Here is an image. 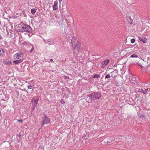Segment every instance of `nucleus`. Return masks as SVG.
<instances>
[{
  "label": "nucleus",
  "instance_id": "nucleus-31",
  "mask_svg": "<svg viewBox=\"0 0 150 150\" xmlns=\"http://www.w3.org/2000/svg\"><path fill=\"white\" fill-rule=\"evenodd\" d=\"M17 121L18 122H23V120H21V119H20V120H17Z\"/></svg>",
  "mask_w": 150,
  "mask_h": 150
},
{
  "label": "nucleus",
  "instance_id": "nucleus-27",
  "mask_svg": "<svg viewBox=\"0 0 150 150\" xmlns=\"http://www.w3.org/2000/svg\"><path fill=\"white\" fill-rule=\"evenodd\" d=\"M60 102L64 104L65 103V102L63 99L61 100Z\"/></svg>",
  "mask_w": 150,
  "mask_h": 150
},
{
  "label": "nucleus",
  "instance_id": "nucleus-29",
  "mask_svg": "<svg viewBox=\"0 0 150 150\" xmlns=\"http://www.w3.org/2000/svg\"><path fill=\"white\" fill-rule=\"evenodd\" d=\"M147 114L148 117H149V118H150V112H149Z\"/></svg>",
  "mask_w": 150,
  "mask_h": 150
},
{
  "label": "nucleus",
  "instance_id": "nucleus-35",
  "mask_svg": "<svg viewBox=\"0 0 150 150\" xmlns=\"http://www.w3.org/2000/svg\"><path fill=\"white\" fill-rule=\"evenodd\" d=\"M59 1L60 2H61L62 1V0H59Z\"/></svg>",
  "mask_w": 150,
  "mask_h": 150
},
{
  "label": "nucleus",
  "instance_id": "nucleus-18",
  "mask_svg": "<svg viewBox=\"0 0 150 150\" xmlns=\"http://www.w3.org/2000/svg\"><path fill=\"white\" fill-rule=\"evenodd\" d=\"M92 77L93 78H99L100 77V76L98 74H96L94 76H93Z\"/></svg>",
  "mask_w": 150,
  "mask_h": 150
},
{
  "label": "nucleus",
  "instance_id": "nucleus-6",
  "mask_svg": "<svg viewBox=\"0 0 150 150\" xmlns=\"http://www.w3.org/2000/svg\"><path fill=\"white\" fill-rule=\"evenodd\" d=\"M39 99L38 98H33L31 100L33 106H36Z\"/></svg>",
  "mask_w": 150,
  "mask_h": 150
},
{
  "label": "nucleus",
  "instance_id": "nucleus-24",
  "mask_svg": "<svg viewBox=\"0 0 150 150\" xmlns=\"http://www.w3.org/2000/svg\"><path fill=\"white\" fill-rule=\"evenodd\" d=\"M11 64V62L10 61H8L6 63V64H9V65Z\"/></svg>",
  "mask_w": 150,
  "mask_h": 150
},
{
  "label": "nucleus",
  "instance_id": "nucleus-30",
  "mask_svg": "<svg viewBox=\"0 0 150 150\" xmlns=\"http://www.w3.org/2000/svg\"><path fill=\"white\" fill-rule=\"evenodd\" d=\"M107 144H112V143H110L112 142H110V141H107Z\"/></svg>",
  "mask_w": 150,
  "mask_h": 150
},
{
  "label": "nucleus",
  "instance_id": "nucleus-17",
  "mask_svg": "<svg viewBox=\"0 0 150 150\" xmlns=\"http://www.w3.org/2000/svg\"><path fill=\"white\" fill-rule=\"evenodd\" d=\"M37 10L35 8H33L31 10V13L33 14H34L36 12Z\"/></svg>",
  "mask_w": 150,
  "mask_h": 150
},
{
  "label": "nucleus",
  "instance_id": "nucleus-20",
  "mask_svg": "<svg viewBox=\"0 0 150 150\" xmlns=\"http://www.w3.org/2000/svg\"><path fill=\"white\" fill-rule=\"evenodd\" d=\"M111 77V76L109 74H106L105 76V79H108L110 78Z\"/></svg>",
  "mask_w": 150,
  "mask_h": 150
},
{
  "label": "nucleus",
  "instance_id": "nucleus-5",
  "mask_svg": "<svg viewBox=\"0 0 150 150\" xmlns=\"http://www.w3.org/2000/svg\"><path fill=\"white\" fill-rule=\"evenodd\" d=\"M23 55V54L21 52H18L16 54H15L13 56V58L14 59H19Z\"/></svg>",
  "mask_w": 150,
  "mask_h": 150
},
{
  "label": "nucleus",
  "instance_id": "nucleus-34",
  "mask_svg": "<svg viewBox=\"0 0 150 150\" xmlns=\"http://www.w3.org/2000/svg\"><path fill=\"white\" fill-rule=\"evenodd\" d=\"M53 61V59H50V61L52 62Z\"/></svg>",
  "mask_w": 150,
  "mask_h": 150
},
{
  "label": "nucleus",
  "instance_id": "nucleus-25",
  "mask_svg": "<svg viewBox=\"0 0 150 150\" xmlns=\"http://www.w3.org/2000/svg\"><path fill=\"white\" fill-rule=\"evenodd\" d=\"M31 46H32V47L30 51V53H31L32 52V51L34 49V48H33V46L32 45Z\"/></svg>",
  "mask_w": 150,
  "mask_h": 150
},
{
  "label": "nucleus",
  "instance_id": "nucleus-22",
  "mask_svg": "<svg viewBox=\"0 0 150 150\" xmlns=\"http://www.w3.org/2000/svg\"><path fill=\"white\" fill-rule=\"evenodd\" d=\"M32 87L33 86L31 85H28V88L29 89H31L32 88Z\"/></svg>",
  "mask_w": 150,
  "mask_h": 150
},
{
  "label": "nucleus",
  "instance_id": "nucleus-23",
  "mask_svg": "<svg viewBox=\"0 0 150 150\" xmlns=\"http://www.w3.org/2000/svg\"><path fill=\"white\" fill-rule=\"evenodd\" d=\"M46 41V42H51V39H46V40H45Z\"/></svg>",
  "mask_w": 150,
  "mask_h": 150
},
{
  "label": "nucleus",
  "instance_id": "nucleus-33",
  "mask_svg": "<svg viewBox=\"0 0 150 150\" xmlns=\"http://www.w3.org/2000/svg\"><path fill=\"white\" fill-rule=\"evenodd\" d=\"M43 127V126H42L41 125V127H40V128L39 129H42V127Z\"/></svg>",
  "mask_w": 150,
  "mask_h": 150
},
{
  "label": "nucleus",
  "instance_id": "nucleus-37",
  "mask_svg": "<svg viewBox=\"0 0 150 150\" xmlns=\"http://www.w3.org/2000/svg\"><path fill=\"white\" fill-rule=\"evenodd\" d=\"M69 78V77H67V78Z\"/></svg>",
  "mask_w": 150,
  "mask_h": 150
},
{
  "label": "nucleus",
  "instance_id": "nucleus-3",
  "mask_svg": "<svg viewBox=\"0 0 150 150\" xmlns=\"http://www.w3.org/2000/svg\"><path fill=\"white\" fill-rule=\"evenodd\" d=\"M72 47L73 48L74 52L76 54L81 51L82 48L80 42H77L75 45H73Z\"/></svg>",
  "mask_w": 150,
  "mask_h": 150
},
{
  "label": "nucleus",
  "instance_id": "nucleus-2",
  "mask_svg": "<svg viewBox=\"0 0 150 150\" xmlns=\"http://www.w3.org/2000/svg\"><path fill=\"white\" fill-rule=\"evenodd\" d=\"M89 99L91 101L96 100L99 99L101 96V93L100 91L93 92L89 94L88 96Z\"/></svg>",
  "mask_w": 150,
  "mask_h": 150
},
{
  "label": "nucleus",
  "instance_id": "nucleus-26",
  "mask_svg": "<svg viewBox=\"0 0 150 150\" xmlns=\"http://www.w3.org/2000/svg\"><path fill=\"white\" fill-rule=\"evenodd\" d=\"M43 40H44V42H45V43H47V44H48L49 45H52V43H47V42H46V41H45V40H44V39Z\"/></svg>",
  "mask_w": 150,
  "mask_h": 150
},
{
  "label": "nucleus",
  "instance_id": "nucleus-21",
  "mask_svg": "<svg viewBox=\"0 0 150 150\" xmlns=\"http://www.w3.org/2000/svg\"><path fill=\"white\" fill-rule=\"evenodd\" d=\"M135 40L134 39L132 38L131 40V42L133 43L135 42Z\"/></svg>",
  "mask_w": 150,
  "mask_h": 150
},
{
  "label": "nucleus",
  "instance_id": "nucleus-14",
  "mask_svg": "<svg viewBox=\"0 0 150 150\" xmlns=\"http://www.w3.org/2000/svg\"><path fill=\"white\" fill-rule=\"evenodd\" d=\"M139 117L141 118H142V120H146L147 119L146 117L144 114H140L139 115Z\"/></svg>",
  "mask_w": 150,
  "mask_h": 150
},
{
  "label": "nucleus",
  "instance_id": "nucleus-32",
  "mask_svg": "<svg viewBox=\"0 0 150 150\" xmlns=\"http://www.w3.org/2000/svg\"><path fill=\"white\" fill-rule=\"evenodd\" d=\"M137 64H138V65L139 66H141V67H143L139 63H137Z\"/></svg>",
  "mask_w": 150,
  "mask_h": 150
},
{
  "label": "nucleus",
  "instance_id": "nucleus-28",
  "mask_svg": "<svg viewBox=\"0 0 150 150\" xmlns=\"http://www.w3.org/2000/svg\"><path fill=\"white\" fill-rule=\"evenodd\" d=\"M35 107L36 106H33V107L32 108V112L33 110L35 109Z\"/></svg>",
  "mask_w": 150,
  "mask_h": 150
},
{
  "label": "nucleus",
  "instance_id": "nucleus-36",
  "mask_svg": "<svg viewBox=\"0 0 150 150\" xmlns=\"http://www.w3.org/2000/svg\"><path fill=\"white\" fill-rule=\"evenodd\" d=\"M69 78V77H67V78Z\"/></svg>",
  "mask_w": 150,
  "mask_h": 150
},
{
  "label": "nucleus",
  "instance_id": "nucleus-13",
  "mask_svg": "<svg viewBox=\"0 0 150 150\" xmlns=\"http://www.w3.org/2000/svg\"><path fill=\"white\" fill-rule=\"evenodd\" d=\"M23 61L22 59L19 60H16L13 61V63L16 64H18L19 63Z\"/></svg>",
  "mask_w": 150,
  "mask_h": 150
},
{
  "label": "nucleus",
  "instance_id": "nucleus-8",
  "mask_svg": "<svg viewBox=\"0 0 150 150\" xmlns=\"http://www.w3.org/2000/svg\"><path fill=\"white\" fill-rule=\"evenodd\" d=\"M109 63L108 59L105 60L104 61L102 62L101 64V67L102 68L104 67Z\"/></svg>",
  "mask_w": 150,
  "mask_h": 150
},
{
  "label": "nucleus",
  "instance_id": "nucleus-9",
  "mask_svg": "<svg viewBox=\"0 0 150 150\" xmlns=\"http://www.w3.org/2000/svg\"><path fill=\"white\" fill-rule=\"evenodd\" d=\"M138 38L140 41L142 42L143 43H145L147 41V38L145 37L141 36Z\"/></svg>",
  "mask_w": 150,
  "mask_h": 150
},
{
  "label": "nucleus",
  "instance_id": "nucleus-4",
  "mask_svg": "<svg viewBox=\"0 0 150 150\" xmlns=\"http://www.w3.org/2000/svg\"><path fill=\"white\" fill-rule=\"evenodd\" d=\"M44 116H43L42 118L43 120L42 121V123L41 126H42L44 124H47L50 122V119L45 114H43Z\"/></svg>",
  "mask_w": 150,
  "mask_h": 150
},
{
  "label": "nucleus",
  "instance_id": "nucleus-19",
  "mask_svg": "<svg viewBox=\"0 0 150 150\" xmlns=\"http://www.w3.org/2000/svg\"><path fill=\"white\" fill-rule=\"evenodd\" d=\"M138 57V55L135 54H132L130 56V57L132 58L137 57Z\"/></svg>",
  "mask_w": 150,
  "mask_h": 150
},
{
  "label": "nucleus",
  "instance_id": "nucleus-12",
  "mask_svg": "<svg viewBox=\"0 0 150 150\" xmlns=\"http://www.w3.org/2000/svg\"><path fill=\"white\" fill-rule=\"evenodd\" d=\"M89 134L88 132L85 133L83 134L82 138L83 139H86L89 137Z\"/></svg>",
  "mask_w": 150,
  "mask_h": 150
},
{
  "label": "nucleus",
  "instance_id": "nucleus-11",
  "mask_svg": "<svg viewBox=\"0 0 150 150\" xmlns=\"http://www.w3.org/2000/svg\"><path fill=\"white\" fill-rule=\"evenodd\" d=\"M149 90V88H147L146 89H145L144 90H143L142 89H138V91L144 94H146L147 93V91Z\"/></svg>",
  "mask_w": 150,
  "mask_h": 150
},
{
  "label": "nucleus",
  "instance_id": "nucleus-15",
  "mask_svg": "<svg viewBox=\"0 0 150 150\" xmlns=\"http://www.w3.org/2000/svg\"><path fill=\"white\" fill-rule=\"evenodd\" d=\"M127 18L128 22L130 23H131L132 22L133 20L131 18V17L129 16H127Z\"/></svg>",
  "mask_w": 150,
  "mask_h": 150
},
{
  "label": "nucleus",
  "instance_id": "nucleus-16",
  "mask_svg": "<svg viewBox=\"0 0 150 150\" xmlns=\"http://www.w3.org/2000/svg\"><path fill=\"white\" fill-rule=\"evenodd\" d=\"M4 54V50L1 48H0V56H2Z\"/></svg>",
  "mask_w": 150,
  "mask_h": 150
},
{
  "label": "nucleus",
  "instance_id": "nucleus-10",
  "mask_svg": "<svg viewBox=\"0 0 150 150\" xmlns=\"http://www.w3.org/2000/svg\"><path fill=\"white\" fill-rule=\"evenodd\" d=\"M58 4V1L56 0L54 1V5L53 6V10H56L58 8V6L57 5Z\"/></svg>",
  "mask_w": 150,
  "mask_h": 150
},
{
  "label": "nucleus",
  "instance_id": "nucleus-1",
  "mask_svg": "<svg viewBox=\"0 0 150 150\" xmlns=\"http://www.w3.org/2000/svg\"><path fill=\"white\" fill-rule=\"evenodd\" d=\"M18 25L20 32L22 33H32V28L28 25H25L24 24H18Z\"/></svg>",
  "mask_w": 150,
  "mask_h": 150
},
{
  "label": "nucleus",
  "instance_id": "nucleus-7",
  "mask_svg": "<svg viewBox=\"0 0 150 150\" xmlns=\"http://www.w3.org/2000/svg\"><path fill=\"white\" fill-rule=\"evenodd\" d=\"M71 41V46H73V45L79 42L77 40V39L75 37H73L71 38V39H70Z\"/></svg>",
  "mask_w": 150,
  "mask_h": 150
}]
</instances>
